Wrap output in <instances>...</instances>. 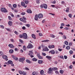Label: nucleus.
<instances>
[{"label":"nucleus","mask_w":75,"mask_h":75,"mask_svg":"<svg viewBox=\"0 0 75 75\" xmlns=\"http://www.w3.org/2000/svg\"><path fill=\"white\" fill-rule=\"evenodd\" d=\"M1 10L2 12H3V13H7V10H6V8H1Z\"/></svg>","instance_id":"nucleus-1"},{"label":"nucleus","mask_w":75,"mask_h":75,"mask_svg":"<svg viewBox=\"0 0 75 75\" xmlns=\"http://www.w3.org/2000/svg\"><path fill=\"white\" fill-rule=\"evenodd\" d=\"M23 38L24 39H27V34L25 33H24L23 34Z\"/></svg>","instance_id":"nucleus-2"},{"label":"nucleus","mask_w":75,"mask_h":75,"mask_svg":"<svg viewBox=\"0 0 75 75\" xmlns=\"http://www.w3.org/2000/svg\"><path fill=\"white\" fill-rule=\"evenodd\" d=\"M33 45L31 43H29L28 45L27 46V48H33Z\"/></svg>","instance_id":"nucleus-3"},{"label":"nucleus","mask_w":75,"mask_h":75,"mask_svg":"<svg viewBox=\"0 0 75 75\" xmlns=\"http://www.w3.org/2000/svg\"><path fill=\"white\" fill-rule=\"evenodd\" d=\"M29 52L30 53H29L28 55H30L31 57V58H33L34 57V56L33 55V53L32 51H29Z\"/></svg>","instance_id":"nucleus-4"},{"label":"nucleus","mask_w":75,"mask_h":75,"mask_svg":"<svg viewBox=\"0 0 75 75\" xmlns=\"http://www.w3.org/2000/svg\"><path fill=\"white\" fill-rule=\"evenodd\" d=\"M38 17L39 18H43V15L41 13H40L38 15Z\"/></svg>","instance_id":"nucleus-5"},{"label":"nucleus","mask_w":75,"mask_h":75,"mask_svg":"<svg viewBox=\"0 0 75 75\" xmlns=\"http://www.w3.org/2000/svg\"><path fill=\"white\" fill-rule=\"evenodd\" d=\"M24 60H25V58L23 57L20 58L19 59V61H20V62H23Z\"/></svg>","instance_id":"nucleus-6"},{"label":"nucleus","mask_w":75,"mask_h":75,"mask_svg":"<svg viewBox=\"0 0 75 75\" xmlns=\"http://www.w3.org/2000/svg\"><path fill=\"white\" fill-rule=\"evenodd\" d=\"M21 5L22 6L24 7L25 8H26V7H27V5H25V3L23 2H22L21 3Z\"/></svg>","instance_id":"nucleus-7"},{"label":"nucleus","mask_w":75,"mask_h":75,"mask_svg":"<svg viewBox=\"0 0 75 75\" xmlns=\"http://www.w3.org/2000/svg\"><path fill=\"white\" fill-rule=\"evenodd\" d=\"M37 56L39 59H43V57H42V56H40V54H38Z\"/></svg>","instance_id":"nucleus-8"},{"label":"nucleus","mask_w":75,"mask_h":75,"mask_svg":"<svg viewBox=\"0 0 75 75\" xmlns=\"http://www.w3.org/2000/svg\"><path fill=\"white\" fill-rule=\"evenodd\" d=\"M2 58L5 59L6 61H7L8 59H7V56L6 55H4L2 57Z\"/></svg>","instance_id":"nucleus-9"},{"label":"nucleus","mask_w":75,"mask_h":75,"mask_svg":"<svg viewBox=\"0 0 75 75\" xmlns=\"http://www.w3.org/2000/svg\"><path fill=\"white\" fill-rule=\"evenodd\" d=\"M47 47H46L44 49L42 50L43 51H49V49L47 48Z\"/></svg>","instance_id":"nucleus-10"},{"label":"nucleus","mask_w":75,"mask_h":75,"mask_svg":"<svg viewBox=\"0 0 75 75\" xmlns=\"http://www.w3.org/2000/svg\"><path fill=\"white\" fill-rule=\"evenodd\" d=\"M12 57L13 58V59H15V60H18V58L17 57H16V56L12 55Z\"/></svg>","instance_id":"nucleus-11"},{"label":"nucleus","mask_w":75,"mask_h":75,"mask_svg":"<svg viewBox=\"0 0 75 75\" xmlns=\"http://www.w3.org/2000/svg\"><path fill=\"white\" fill-rule=\"evenodd\" d=\"M49 53H51L52 54H54L55 51L54 50H52L49 52Z\"/></svg>","instance_id":"nucleus-12"},{"label":"nucleus","mask_w":75,"mask_h":75,"mask_svg":"<svg viewBox=\"0 0 75 75\" xmlns=\"http://www.w3.org/2000/svg\"><path fill=\"white\" fill-rule=\"evenodd\" d=\"M35 20L36 21H38V15L36 14L35 15Z\"/></svg>","instance_id":"nucleus-13"},{"label":"nucleus","mask_w":75,"mask_h":75,"mask_svg":"<svg viewBox=\"0 0 75 75\" xmlns=\"http://www.w3.org/2000/svg\"><path fill=\"white\" fill-rule=\"evenodd\" d=\"M43 6L44 8L45 9H47V5L45 4H43Z\"/></svg>","instance_id":"nucleus-14"},{"label":"nucleus","mask_w":75,"mask_h":75,"mask_svg":"<svg viewBox=\"0 0 75 75\" xmlns=\"http://www.w3.org/2000/svg\"><path fill=\"white\" fill-rule=\"evenodd\" d=\"M8 47H10L11 48H14V46L12 44H9L8 45Z\"/></svg>","instance_id":"nucleus-15"},{"label":"nucleus","mask_w":75,"mask_h":75,"mask_svg":"<svg viewBox=\"0 0 75 75\" xmlns=\"http://www.w3.org/2000/svg\"><path fill=\"white\" fill-rule=\"evenodd\" d=\"M33 75H38V73L37 72H36L35 71H34L32 73Z\"/></svg>","instance_id":"nucleus-16"},{"label":"nucleus","mask_w":75,"mask_h":75,"mask_svg":"<svg viewBox=\"0 0 75 75\" xmlns=\"http://www.w3.org/2000/svg\"><path fill=\"white\" fill-rule=\"evenodd\" d=\"M50 36L51 37H52V38H55V35L52 34H50Z\"/></svg>","instance_id":"nucleus-17"},{"label":"nucleus","mask_w":75,"mask_h":75,"mask_svg":"<svg viewBox=\"0 0 75 75\" xmlns=\"http://www.w3.org/2000/svg\"><path fill=\"white\" fill-rule=\"evenodd\" d=\"M26 62L28 64H31V61L28 59L26 60Z\"/></svg>","instance_id":"nucleus-18"},{"label":"nucleus","mask_w":75,"mask_h":75,"mask_svg":"<svg viewBox=\"0 0 75 75\" xmlns=\"http://www.w3.org/2000/svg\"><path fill=\"white\" fill-rule=\"evenodd\" d=\"M8 24L10 26H11L12 25V22L11 21H9L8 22Z\"/></svg>","instance_id":"nucleus-19"},{"label":"nucleus","mask_w":75,"mask_h":75,"mask_svg":"<svg viewBox=\"0 0 75 75\" xmlns=\"http://www.w3.org/2000/svg\"><path fill=\"white\" fill-rule=\"evenodd\" d=\"M46 58H47L48 59H50L51 58V57L49 56H47L46 57Z\"/></svg>","instance_id":"nucleus-20"},{"label":"nucleus","mask_w":75,"mask_h":75,"mask_svg":"<svg viewBox=\"0 0 75 75\" xmlns=\"http://www.w3.org/2000/svg\"><path fill=\"white\" fill-rule=\"evenodd\" d=\"M27 11V13H31L32 12V11L30 9L28 10Z\"/></svg>","instance_id":"nucleus-21"},{"label":"nucleus","mask_w":75,"mask_h":75,"mask_svg":"<svg viewBox=\"0 0 75 75\" xmlns=\"http://www.w3.org/2000/svg\"><path fill=\"white\" fill-rule=\"evenodd\" d=\"M13 52H14V50H13L12 49L10 50L9 51V52L11 54H12V53H13Z\"/></svg>","instance_id":"nucleus-22"},{"label":"nucleus","mask_w":75,"mask_h":75,"mask_svg":"<svg viewBox=\"0 0 75 75\" xmlns=\"http://www.w3.org/2000/svg\"><path fill=\"white\" fill-rule=\"evenodd\" d=\"M43 62V61H42V60H39L38 61V63L39 64H42V62Z\"/></svg>","instance_id":"nucleus-23"},{"label":"nucleus","mask_w":75,"mask_h":75,"mask_svg":"<svg viewBox=\"0 0 75 75\" xmlns=\"http://www.w3.org/2000/svg\"><path fill=\"white\" fill-rule=\"evenodd\" d=\"M32 38H34V39H35L36 38L35 35L34 34H32Z\"/></svg>","instance_id":"nucleus-24"},{"label":"nucleus","mask_w":75,"mask_h":75,"mask_svg":"<svg viewBox=\"0 0 75 75\" xmlns=\"http://www.w3.org/2000/svg\"><path fill=\"white\" fill-rule=\"evenodd\" d=\"M49 71H48V73H50V72H52V69H51V68H50L49 69Z\"/></svg>","instance_id":"nucleus-25"},{"label":"nucleus","mask_w":75,"mask_h":75,"mask_svg":"<svg viewBox=\"0 0 75 75\" xmlns=\"http://www.w3.org/2000/svg\"><path fill=\"white\" fill-rule=\"evenodd\" d=\"M32 61H33L36 62V61H37V59L35 58H33L32 59Z\"/></svg>","instance_id":"nucleus-26"},{"label":"nucleus","mask_w":75,"mask_h":75,"mask_svg":"<svg viewBox=\"0 0 75 75\" xmlns=\"http://www.w3.org/2000/svg\"><path fill=\"white\" fill-rule=\"evenodd\" d=\"M62 38L64 40H66V39H67V37L65 36V35H63L62 36Z\"/></svg>","instance_id":"nucleus-27"},{"label":"nucleus","mask_w":75,"mask_h":75,"mask_svg":"<svg viewBox=\"0 0 75 75\" xmlns=\"http://www.w3.org/2000/svg\"><path fill=\"white\" fill-rule=\"evenodd\" d=\"M52 70L53 71H56V70H57V68L56 67H53L52 68Z\"/></svg>","instance_id":"nucleus-28"},{"label":"nucleus","mask_w":75,"mask_h":75,"mask_svg":"<svg viewBox=\"0 0 75 75\" xmlns=\"http://www.w3.org/2000/svg\"><path fill=\"white\" fill-rule=\"evenodd\" d=\"M40 74L41 75H43L44 74V71L43 70H42L40 71Z\"/></svg>","instance_id":"nucleus-29"},{"label":"nucleus","mask_w":75,"mask_h":75,"mask_svg":"<svg viewBox=\"0 0 75 75\" xmlns=\"http://www.w3.org/2000/svg\"><path fill=\"white\" fill-rule=\"evenodd\" d=\"M64 44L65 45H68V42H67V41H66L64 42Z\"/></svg>","instance_id":"nucleus-30"},{"label":"nucleus","mask_w":75,"mask_h":75,"mask_svg":"<svg viewBox=\"0 0 75 75\" xmlns=\"http://www.w3.org/2000/svg\"><path fill=\"white\" fill-rule=\"evenodd\" d=\"M8 64H13V62L11 60H9L8 62Z\"/></svg>","instance_id":"nucleus-31"},{"label":"nucleus","mask_w":75,"mask_h":75,"mask_svg":"<svg viewBox=\"0 0 75 75\" xmlns=\"http://www.w3.org/2000/svg\"><path fill=\"white\" fill-rule=\"evenodd\" d=\"M23 48L24 51H25L27 48L25 47V46H23Z\"/></svg>","instance_id":"nucleus-32"},{"label":"nucleus","mask_w":75,"mask_h":75,"mask_svg":"<svg viewBox=\"0 0 75 75\" xmlns=\"http://www.w3.org/2000/svg\"><path fill=\"white\" fill-rule=\"evenodd\" d=\"M40 0H36V3L37 4H40Z\"/></svg>","instance_id":"nucleus-33"},{"label":"nucleus","mask_w":75,"mask_h":75,"mask_svg":"<svg viewBox=\"0 0 75 75\" xmlns=\"http://www.w3.org/2000/svg\"><path fill=\"white\" fill-rule=\"evenodd\" d=\"M18 72L21 75H22V74H23V72H22V71H19Z\"/></svg>","instance_id":"nucleus-34"},{"label":"nucleus","mask_w":75,"mask_h":75,"mask_svg":"<svg viewBox=\"0 0 75 75\" xmlns=\"http://www.w3.org/2000/svg\"><path fill=\"white\" fill-rule=\"evenodd\" d=\"M13 7L14 8H16V7H17V5L16 4H14L13 5Z\"/></svg>","instance_id":"nucleus-35"},{"label":"nucleus","mask_w":75,"mask_h":75,"mask_svg":"<svg viewBox=\"0 0 75 75\" xmlns=\"http://www.w3.org/2000/svg\"><path fill=\"white\" fill-rule=\"evenodd\" d=\"M69 8H67L66 10V12H68L69 11Z\"/></svg>","instance_id":"nucleus-36"},{"label":"nucleus","mask_w":75,"mask_h":75,"mask_svg":"<svg viewBox=\"0 0 75 75\" xmlns=\"http://www.w3.org/2000/svg\"><path fill=\"white\" fill-rule=\"evenodd\" d=\"M23 75H26V72L24 71H23L22 72Z\"/></svg>","instance_id":"nucleus-37"},{"label":"nucleus","mask_w":75,"mask_h":75,"mask_svg":"<svg viewBox=\"0 0 75 75\" xmlns=\"http://www.w3.org/2000/svg\"><path fill=\"white\" fill-rule=\"evenodd\" d=\"M67 50H69L70 49V47L69 46H67L66 47Z\"/></svg>","instance_id":"nucleus-38"},{"label":"nucleus","mask_w":75,"mask_h":75,"mask_svg":"<svg viewBox=\"0 0 75 75\" xmlns=\"http://www.w3.org/2000/svg\"><path fill=\"white\" fill-rule=\"evenodd\" d=\"M63 72H64V71H62V70H61L60 71V74H62Z\"/></svg>","instance_id":"nucleus-39"},{"label":"nucleus","mask_w":75,"mask_h":75,"mask_svg":"<svg viewBox=\"0 0 75 75\" xmlns=\"http://www.w3.org/2000/svg\"><path fill=\"white\" fill-rule=\"evenodd\" d=\"M20 38H22L23 37V35H20L19 36Z\"/></svg>","instance_id":"nucleus-40"},{"label":"nucleus","mask_w":75,"mask_h":75,"mask_svg":"<svg viewBox=\"0 0 75 75\" xmlns=\"http://www.w3.org/2000/svg\"><path fill=\"white\" fill-rule=\"evenodd\" d=\"M3 55V53L2 52H0V55Z\"/></svg>","instance_id":"nucleus-41"},{"label":"nucleus","mask_w":75,"mask_h":75,"mask_svg":"<svg viewBox=\"0 0 75 75\" xmlns=\"http://www.w3.org/2000/svg\"><path fill=\"white\" fill-rule=\"evenodd\" d=\"M25 4H27L28 3V1L27 0H25Z\"/></svg>","instance_id":"nucleus-42"},{"label":"nucleus","mask_w":75,"mask_h":75,"mask_svg":"<svg viewBox=\"0 0 75 75\" xmlns=\"http://www.w3.org/2000/svg\"><path fill=\"white\" fill-rule=\"evenodd\" d=\"M58 51H62V49H61V48H59L58 49Z\"/></svg>","instance_id":"nucleus-43"},{"label":"nucleus","mask_w":75,"mask_h":75,"mask_svg":"<svg viewBox=\"0 0 75 75\" xmlns=\"http://www.w3.org/2000/svg\"><path fill=\"white\" fill-rule=\"evenodd\" d=\"M69 53L70 54H72L73 53V51L72 50H71L69 51Z\"/></svg>","instance_id":"nucleus-44"},{"label":"nucleus","mask_w":75,"mask_h":75,"mask_svg":"<svg viewBox=\"0 0 75 75\" xmlns=\"http://www.w3.org/2000/svg\"><path fill=\"white\" fill-rule=\"evenodd\" d=\"M42 55H43V56H45L46 55V54H45V53H42Z\"/></svg>","instance_id":"nucleus-45"},{"label":"nucleus","mask_w":75,"mask_h":75,"mask_svg":"<svg viewBox=\"0 0 75 75\" xmlns=\"http://www.w3.org/2000/svg\"><path fill=\"white\" fill-rule=\"evenodd\" d=\"M69 16L70 17V18H71L72 17V14H69Z\"/></svg>","instance_id":"nucleus-46"},{"label":"nucleus","mask_w":75,"mask_h":75,"mask_svg":"<svg viewBox=\"0 0 75 75\" xmlns=\"http://www.w3.org/2000/svg\"><path fill=\"white\" fill-rule=\"evenodd\" d=\"M69 68L70 69H72V65H70V66L69 67Z\"/></svg>","instance_id":"nucleus-47"},{"label":"nucleus","mask_w":75,"mask_h":75,"mask_svg":"<svg viewBox=\"0 0 75 75\" xmlns=\"http://www.w3.org/2000/svg\"><path fill=\"white\" fill-rule=\"evenodd\" d=\"M64 29H65V30H69V28L68 27H66Z\"/></svg>","instance_id":"nucleus-48"},{"label":"nucleus","mask_w":75,"mask_h":75,"mask_svg":"<svg viewBox=\"0 0 75 75\" xmlns=\"http://www.w3.org/2000/svg\"><path fill=\"white\" fill-rule=\"evenodd\" d=\"M49 40H46L43 41H42V42H48V41H49Z\"/></svg>","instance_id":"nucleus-49"},{"label":"nucleus","mask_w":75,"mask_h":75,"mask_svg":"<svg viewBox=\"0 0 75 75\" xmlns=\"http://www.w3.org/2000/svg\"><path fill=\"white\" fill-rule=\"evenodd\" d=\"M60 58H61L62 59H64V57H63V56H60Z\"/></svg>","instance_id":"nucleus-50"},{"label":"nucleus","mask_w":75,"mask_h":75,"mask_svg":"<svg viewBox=\"0 0 75 75\" xmlns=\"http://www.w3.org/2000/svg\"><path fill=\"white\" fill-rule=\"evenodd\" d=\"M69 45L70 46H71L72 45V42H70L69 43Z\"/></svg>","instance_id":"nucleus-51"},{"label":"nucleus","mask_w":75,"mask_h":75,"mask_svg":"<svg viewBox=\"0 0 75 75\" xmlns=\"http://www.w3.org/2000/svg\"><path fill=\"white\" fill-rule=\"evenodd\" d=\"M39 36H42V34L41 33H40L39 34Z\"/></svg>","instance_id":"nucleus-52"},{"label":"nucleus","mask_w":75,"mask_h":75,"mask_svg":"<svg viewBox=\"0 0 75 75\" xmlns=\"http://www.w3.org/2000/svg\"><path fill=\"white\" fill-rule=\"evenodd\" d=\"M21 15H25V12H22L21 13Z\"/></svg>","instance_id":"nucleus-53"},{"label":"nucleus","mask_w":75,"mask_h":75,"mask_svg":"<svg viewBox=\"0 0 75 75\" xmlns=\"http://www.w3.org/2000/svg\"><path fill=\"white\" fill-rule=\"evenodd\" d=\"M55 72L56 74H59V72H58V71H55Z\"/></svg>","instance_id":"nucleus-54"},{"label":"nucleus","mask_w":75,"mask_h":75,"mask_svg":"<svg viewBox=\"0 0 75 75\" xmlns=\"http://www.w3.org/2000/svg\"><path fill=\"white\" fill-rule=\"evenodd\" d=\"M40 7H41V8H44V6H43V5L42 4L40 5Z\"/></svg>","instance_id":"nucleus-55"},{"label":"nucleus","mask_w":75,"mask_h":75,"mask_svg":"<svg viewBox=\"0 0 75 75\" xmlns=\"http://www.w3.org/2000/svg\"><path fill=\"white\" fill-rule=\"evenodd\" d=\"M64 59H67V56H64Z\"/></svg>","instance_id":"nucleus-56"},{"label":"nucleus","mask_w":75,"mask_h":75,"mask_svg":"<svg viewBox=\"0 0 75 75\" xmlns=\"http://www.w3.org/2000/svg\"><path fill=\"white\" fill-rule=\"evenodd\" d=\"M14 33H15V34H16V35H17L18 34V33L16 31H15L14 32Z\"/></svg>","instance_id":"nucleus-57"},{"label":"nucleus","mask_w":75,"mask_h":75,"mask_svg":"<svg viewBox=\"0 0 75 75\" xmlns=\"http://www.w3.org/2000/svg\"><path fill=\"white\" fill-rule=\"evenodd\" d=\"M55 23H53L52 25V27H55Z\"/></svg>","instance_id":"nucleus-58"},{"label":"nucleus","mask_w":75,"mask_h":75,"mask_svg":"<svg viewBox=\"0 0 75 75\" xmlns=\"http://www.w3.org/2000/svg\"><path fill=\"white\" fill-rule=\"evenodd\" d=\"M0 27L4 29V26L3 25H0Z\"/></svg>","instance_id":"nucleus-59"},{"label":"nucleus","mask_w":75,"mask_h":75,"mask_svg":"<svg viewBox=\"0 0 75 75\" xmlns=\"http://www.w3.org/2000/svg\"><path fill=\"white\" fill-rule=\"evenodd\" d=\"M23 20H26V18H25V17L23 16Z\"/></svg>","instance_id":"nucleus-60"},{"label":"nucleus","mask_w":75,"mask_h":75,"mask_svg":"<svg viewBox=\"0 0 75 75\" xmlns=\"http://www.w3.org/2000/svg\"><path fill=\"white\" fill-rule=\"evenodd\" d=\"M56 2V1H54L53 2H52V3H53V4H55Z\"/></svg>","instance_id":"nucleus-61"},{"label":"nucleus","mask_w":75,"mask_h":75,"mask_svg":"<svg viewBox=\"0 0 75 75\" xmlns=\"http://www.w3.org/2000/svg\"><path fill=\"white\" fill-rule=\"evenodd\" d=\"M30 24H27L26 25V26L27 27H30Z\"/></svg>","instance_id":"nucleus-62"},{"label":"nucleus","mask_w":75,"mask_h":75,"mask_svg":"<svg viewBox=\"0 0 75 75\" xmlns=\"http://www.w3.org/2000/svg\"><path fill=\"white\" fill-rule=\"evenodd\" d=\"M22 29H23V30H25V26H23L22 27Z\"/></svg>","instance_id":"nucleus-63"},{"label":"nucleus","mask_w":75,"mask_h":75,"mask_svg":"<svg viewBox=\"0 0 75 75\" xmlns=\"http://www.w3.org/2000/svg\"><path fill=\"white\" fill-rule=\"evenodd\" d=\"M52 48H54L55 47V46H54V45H51Z\"/></svg>","instance_id":"nucleus-64"}]
</instances>
